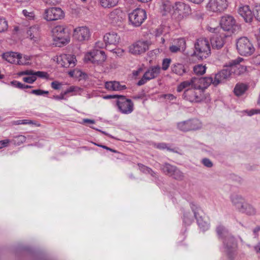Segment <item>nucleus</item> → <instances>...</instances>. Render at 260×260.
Wrapping results in <instances>:
<instances>
[{"label": "nucleus", "mask_w": 260, "mask_h": 260, "mask_svg": "<svg viewBox=\"0 0 260 260\" xmlns=\"http://www.w3.org/2000/svg\"><path fill=\"white\" fill-rule=\"evenodd\" d=\"M191 79L180 83L177 86V91L179 92L184 90L182 97L184 99L191 102L199 103L204 99L203 93L199 88V86H194Z\"/></svg>", "instance_id": "nucleus-1"}, {"label": "nucleus", "mask_w": 260, "mask_h": 260, "mask_svg": "<svg viewBox=\"0 0 260 260\" xmlns=\"http://www.w3.org/2000/svg\"><path fill=\"white\" fill-rule=\"evenodd\" d=\"M216 232L219 237H225L223 243L228 260H235L237 254V245L235 238L229 234L228 230L222 225L217 227Z\"/></svg>", "instance_id": "nucleus-2"}, {"label": "nucleus", "mask_w": 260, "mask_h": 260, "mask_svg": "<svg viewBox=\"0 0 260 260\" xmlns=\"http://www.w3.org/2000/svg\"><path fill=\"white\" fill-rule=\"evenodd\" d=\"M243 60V59L241 57L232 60L229 63V67L215 75L213 85L217 86L219 84L224 83L230 77L232 73L234 70V68Z\"/></svg>", "instance_id": "nucleus-3"}, {"label": "nucleus", "mask_w": 260, "mask_h": 260, "mask_svg": "<svg viewBox=\"0 0 260 260\" xmlns=\"http://www.w3.org/2000/svg\"><path fill=\"white\" fill-rule=\"evenodd\" d=\"M211 53L209 41L207 39L200 38L194 43V50L193 55L201 59L208 57Z\"/></svg>", "instance_id": "nucleus-4"}, {"label": "nucleus", "mask_w": 260, "mask_h": 260, "mask_svg": "<svg viewBox=\"0 0 260 260\" xmlns=\"http://www.w3.org/2000/svg\"><path fill=\"white\" fill-rule=\"evenodd\" d=\"M53 40L59 47L70 42L69 32L64 25H57L52 30Z\"/></svg>", "instance_id": "nucleus-5"}, {"label": "nucleus", "mask_w": 260, "mask_h": 260, "mask_svg": "<svg viewBox=\"0 0 260 260\" xmlns=\"http://www.w3.org/2000/svg\"><path fill=\"white\" fill-rule=\"evenodd\" d=\"M191 13L189 5L183 2H177L173 5L172 16L175 19H181Z\"/></svg>", "instance_id": "nucleus-6"}, {"label": "nucleus", "mask_w": 260, "mask_h": 260, "mask_svg": "<svg viewBox=\"0 0 260 260\" xmlns=\"http://www.w3.org/2000/svg\"><path fill=\"white\" fill-rule=\"evenodd\" d=\"M237 49L241 55L249 56L254 51V48L250 41L246 37L239 38L237 42Z\"/></svg>", "instance_id": "nucleus-7"}, {"label": "nucleus", "mask_w": 260, "mask_h": 260, "mask_svg": "<svg viewBox=\"0 0 260 260\" xmlns=\"http://www.w3.org/2000/svg\"><path fill=\"white\" fill-rule=\"evenodd\" d=\"M147 18L145 10L137 8L128 15L129 21L133 26H140Z\"/></svg>", "instance_id": "nucleus-8"}, {"label": "nucleus", "mask_w": 260, "mask_h": 260, "mask_svg": "<svg viewBox=\"0 0 260 260\" xmlns=\"http://www.w3.org/2000/svg\"><path fill=\"white\" fill-rule=\"evenodd\" d=\"M190 208L193 213V216L197 219L198 224L202 230L205 231L209 229V223L207 221H205L202 216L203 211L201 208L194 203H190Z\"/></svg>", "instance_id": "nucleus-9"}, {"label": "nucleus", "mask_w": 260, "mask_h": 260, "mask_svg": "<svg viewBox=\"0 0 260 260\" xmlns=\"http://www.w3.org/2000/svg\"><path fill=\"white\" fill-rule=\"evenodd\" d=\"M119 112L124 114H129L134 111V104L131 100L124 96L120 95L116 101Z\"/></svg>", "instance_id": "nucleus-10"}, {"label": "nucleus", "mask_w": 260, "mask_h": 260, "mask_svg": "<svg viewBox=\"0 0 260 260\" xmlns=\"http://www.w3.org/2000/svg\"><path fill=\"white\" fill-rule=\"evenodd\" d=\"M202 126V123L197 119H188L177 124L178 129L182 132L196 131L201 128Z\"/></svg>", "instance_id": "nucleus-11"}, {"label": "nucleus", "mask_w": 260, "mask_h": 260, "mask_svg": "<svg viewBox=\"0 0 260 260\" xmlns=\"http://www.w3.org/2000/svg\"><path fill=\"white\" fill-rule=\"evenodd\" d=\"M106 59V56L105 52L98 50L88 52L84 56L85 61H91L92 63L98 65L102 64Z\"/></svg>", "instance_id": "nucleus-12"}, {"label": "nucleus", "mask_w": 260, "mask_h": 260, "mask_svg": "<svg viewBox=\"0 0 260 260\" xmlns=\"http://www.w3.org/2000/svg\"><path fill=\"white\" fill-rule=\"evenodd\" d=\"M160 68L158 66L150 67L144 74L142 78L138 81L137 85L141 86L147 81L156 78L159 74Z\"/></svg>", "instance_id": "nucleus-13"}, {"label": "nucleus", "mask_w": 260, "mask_h": 260, "mask_svg": "<svg viewBox=\"0 0 260 260\" xmlns=\"http://www.w3.org/2000/svg\"><path fill=\"white\" fill-rule=\"evenodd\" d=\"M228 6L227 0H209L206 8L212 12H222L227 8Z\"/></svg>", "instance_id": "nucleus-14"}, {"label": "nucleus", "mask_w": 260, "mask_h": 260, "mask_svg": "<svg viewBox=\"0 0 260 260\" xmlns=\"http://www.w3.org/2000/svg\"><path fill=\"white\" fill-rule=\"evenodd\" d=\"M58 64L64 68H73L76 65V59L74 55L61 54L56 57Z\"/></svg>", "instance_id": "nucleus-15"}, {"label": "nucleus", "mask_w": 260, "mask_h": 260, "mask_svg": "<svg viewBox=\"0 0 260 260\" xmlns=\"http://www.w3.org/2000/svg\"><path fill=\"white\" fill-rule=\"evenodd\" d=\"M220 25L221 28L225 31L236 30L238 27L236 24V20L234 18L230 15H224L221 18Z\"/></svg>", "instance_id": "nucleus-16"}, {"label": "nucleus", "mask_w": 260, "mask_h": 260, "mask_svg": "<svg viewBox=\"0 0 260 260\" xmlns=\"http://www.w3.org/2000/svg\"><path fill=\"white\" fill-rule=\"evenodd\" d=\"M63 16V13L60 8L52 7L45 10L44 18L47 21H53L61 19Z\"/></svg>", "instance_id": "nucleus-17"}, {"label": "nucleus", "mask_w": 260, "mask_h": 260, "mask_svg": "<svg viewBox=\"0 0 260 260\" xmlns=\"http://www.w3.org/2000/svg\"><path fill=\"white\" fill-rule=\"evenodd\" d=\"M148 49V44L146 41H138L129 47V51L132 54L137 55L144 53Z\"/></svg>", "instance_id": "nucleus-18"}, {"label": "nucleus", "mask_w": 260, "mask_h": 260, "mask_svg": "<svg viewBox=\"0 0 260 260\" xmlns=\"http://www.w3.org/2000/svg\"><path fill=\"white\" fill-rule=\"evenodd\" d=\"M194 86H199V88L202 90L207 88L211 84L213 85L214 80L211 77H206L204 78L193 77L190 79Z\"/></svg>", "instance_id": "nucleus-19"}, {"label": "nucleus", "mask_w": 260, "mask_h": 260, "mask_svg": "<svg viewBox=\"0 0 260 260\" xmlns=\"http://www.w3.org/2000/svg\"><path fill=\"white\" fill-rule=\"evenodd\" d=\"M120 40V36L115 32H110L107 33L104 36V41L105 43V46L109 49V47L110 46H116L119 42Z\"/></svg>", "instance_id": "nucleus-20"}, {"label": "nucleus", "mask_w": 260, "mask_h": 260, "mask_svg": "<svg viewBox=\"0 0 260 260\" xmlns=\"http://www.w3.org/2000/svg\"><path fill=\"white\" fill-rule=\"evenodd\" d=\"M90 36L89 29L87 27H79L74 29V36L79 41L87 40Z\"/></svg>", "instance_id": "nucleus-21"}, {"label": "nucleus", "mask_w": 260, "mask_h": 260, "mask_svg": "<svg viewBox=\"0 0 260 260\" xmlns=\"http://www.w3.org/2000/svg\"><path fill=\"white\" fill-rule=\"evenodd\" d=\"M20 53L14 52H8L3 54V58L11 63L17 64L25 63V62L20 61Z\"/></svg>", "instance_id": "nucleus-22"}, {"label": "nucleus", "mask_w": 260, "mask_h": 260, "mask_svg": "<svg viewBox=\"0 0 260 260\" xmlns=\"http://www.w3.org/2000/svg\"><path fill=\"white\" fill-rule=\"evenodd\" d=\"M123 12L120 9H115L111 11L108 16L109 21L113 24H117L121 22L123 19Z\"/></svg>", "instance_id": "nucleus-23"}, {"label": "nucleus", "mask_w": 260, "mask_h": 260, "mask_svg": "<svg viewBox=\"0 0 260 260\" xmlns=\"http://www.w3.org/2000/svg\"><path fill=\"white\" fill-rule=\"evenodd\" d=\"M239 15L243 18L246 22H250L253 18V12L248 6H243L238 10Z\"/></svg>", "instance_id": "nucleus-24"}, {"label": "nucleus", "mask_w": 260, "mask_h": 260, "mask_svg": "<svg viewBox=\"0 0 260 260\" xmlns=\"http://www.w3.org/2000/svg\"><path fill=\"white\" fill-rule=\"evenodd\" d=\"M225 36V35L214 34L210 40L212 47L217 49L222 47L224 44V38Z\"/></svg>", "instance_id": "nucleus-25"}, {"label": "nucleus", "mask_w": 260, "mask_h": 260, "mask_svg": "<svg viewBox=\"0 0 260 260\" xmlns=\"http://www.w3.org/2000/svg\"><path fill=\"white\" fill-rule=\"evenodd\" d=\"M105 88L109 91H121L126 89L125 85H121L118 81H107L105 84Z\"/></svg>", "instance_id": "nucleus-26"}, {"label": "nucleus", "mask_w": 260, "mask_h": 260, "mask_svg": "<svg viewBox=\"0 0 260 260\" xmlns=\"http://www.w3.org/2000/svg\"><path fill=\"white\" fill-rule=\"evenodd\" d=\"M232 204L239 211L245 202L244 198L240 194H233L231 196Z\"/></svg>", "instance_id": "nucleus-27"}, {"label": "nucleus", "mask_w": 260, "mask_h": 260, "mask_svg": "<svg viewBox=\"0 0 260 260\" xmlns=\"http://www.w3.org/2000/svg\"><path fill=\"white\" fill-rule=\"evenodd\" d=\"M27 35L31 40L35 42H38L40 38L39 27L37 25L29 27L27 31Z\"/></svg>", "instance_id": "nucleus-28"}, {"label": "nucleus", "mask_w": 260, "mask_h": 260, "mask_svg": "<svg viewBox=\"0 0 260 260\" xmlns=\"http://www.w3.org/2000/svg\"><path fill=\"white\" fill-rule=\"evenodd\" d=\"M239 211L249 215H253L256 213L255 208L252 205L245 201L239 210Z\"/></svg>", "instance_id": "nucleus-29"}, {"label": "nucleus", "mask_w": 260, "mask_h": 260, "mask_svg": "<svg viewBox=\"0 0 260 260\" xmlns=\"http://www.w3.org/2000/svg\"><path fill=\"white\" fill-rule=\"evenodd\" d=\"M171 71L172 73L178 76H183L186 72L184 66L180 63L173 64L171 66Z\"/></svg>", "instance_id": "nucleus-30"}, {"label": "nucleus", "mask_w": 260, "mask_h": 260, "mask_svg": "<svg viewBox=\"0 0 260 260\" xmlns=\"http://www.w3.org/2000/svg\"><path fill=\"white\" fill-rule=\"evenodd\" d=\"M160 9L163 11V15L171 13L173 12V5L169 0H161Z\"/></svg>", "instance_id": "nucleus-31"}, {"label": "nucleus", "mask_w": 260, "mask_h": 260, "mask_svg": "<svg viewBox=\"0 0 260 260\" xmlns=\"http://www.w3.org/2000/svg\"><path fill=\"white\" fill-rule=\"evenodd\" d=\"M176 167L168 163H165L161 166L162 171L166 174L171 176Z\"/></svg>", "instance_id": "nucleus-32"}, {"label": "nucleus", "mask_w": 260, "mask_h": 260, "mask_svg": "<svg viewBox=\"0 0 260 260\" xmlns=\"http://www.w3.org/2000/svg\"><path fill=\"white\" fill-rule=\"evenodd\" d=\"M247 89V86L244 84H237L234 88V93L237 96L242 95Z\"/></svg>", "instance_id": "nucleus-33"}, {"label": "nucleus", "mask_w": 260, "mask_h": 260, "mask_svg": "<svg viewBox=\"0 0 260 260\" xmlns=\"http://www.w3.org/2000/svg\"><path fill=\"white\" fill-rule=\"evenodd\" d=\"M119 0H100L101 5L104 8H111L116 6Z\"/></svg>", "instance_id": "nucleus-34"}, {"label": "nucleus", "mask_w": 260, "mask_h": 260, "mask_svg": "<svg viewBox=\"0 0 260 260\" xmlns=\"http://www.w3.org/2000/svg\"><path fill=\"white\" fill-rule=\"evenodd\" d=\"M206 67L202 64H197L193 67L194 73L198 75H202L205 73Z\"/></svg>", "instance_id": "nucleus-35"}, {"label": "nucleus", "mask_w": 260, "mask_h": 260, "mask_svg": "<svg viewBox=\"0 0 260 260\" xmlns=\"http://www.w3.org/2000/svg\"><path fill=\"white\" fill-rule=\"evenodd\" d=\"M171 176L176 180H181L183 179V173L176 167Z\"/></svg>", "instance_id": "nucleus-36"}, {"label": "nucleus", "mask_w": 260, "mask_h": 260, "mask_svg": "<svg viewBox=\"0 0 260 260\" xmlns=\"http://www.w3.org/2000/svg\"><path fill=\"white\" fill-rule=\"evenodd\" d=\"M183 217V221L186 224H190L193 221V216L190 212H185Z\"/></svg>", "instance_id": "nucleus-37"}, {"label": "nucleus", "mask_w": 260, "mask_h": 260, "mask_svg": "<svg viewBox=\"0 0 260 260\" xmlns=\"http://www.w3.org/2000/svg\"><path fill=\"white\" fill-rule=\"evenodd\" d=\"M26 137L24 136L19 135L14 137L13 141L14 143L17 145H20L23 142H25Z\"/></svg>", "instance_id": "nucleus-38"}, {"label": "nucleus", "mask_w": 260, "mask_h": 260, "mask_svg": "<svg viewBox=\"0 0 260 260\" xmlns=\"http://www.w3.org/2000/svg\"><path fill=\"white\" fill-rule=\"evenodd\" d=\"M254 16L255 19L260 22V4H256L253 11V16Z\"/></svg>", "instance_id": "nucleus-39"}, {"label": "nucleus", "mask_w": 260, "mask_h": 260, "mask_svg": "<svg viewBox=\"0 0 260 260\" xmlns=\"http://www.w3.org/2000/svg\"><path fill=\"white\" fill-rule=\"evenodd\" d=\"M176 45L181 49L182 51H184L186 48V41L184 38H180L177 40Z\"/></svg>", "instance_id": "nucleus-40"}, {"label": "nucleus", "mask_w": 260, "mask_h": 260, "mask_svg": "<svg viewBox=\"0 0 260 260\" xmlns=\"http://www.w3.org/2000/svg\"><path fill=\"white\" fill-rule=\"evenodd\" d=\"M8 27V22L4 18H0V33L7 30Z\"/></svg>", "instance_id": "nucleus-41"}, {"label": "nucleus", "mask_w": 260, "mask_h": 260, "mask_svg": "<svg viewBox=\"0 0 260 260\" xmlns=\"http://www.w3.org/2000/svg\"><path fill=\"white\" fill-rule=\"evenodd\" d=\"M15 124H35L36 125L39 126L40 124H37L34 121L29 120V119H23V120H18L15 121Z\"/></svg>", "instance_id": "nucleus-42"}, {"label": "nucleus", "mask_w": 260, "mask_h": 260, "mask_svg": "<svg viewBox=\"0 0 260 260\" xmlns=\"http://www.w3.org/2000/svg\"><path fill=\"white\" fill-rule=\"evenodd\" d=\"M81 90V89L77 86H70L66 90L64 91V94H67L71 92H74V94L79 92Z\"/></svg>", "instance_id": "nucleus-43"}, {"label": "nucleus", "mask_w": 260, "mask_h": 260, "mask_svg": "<svg viewBox=\"0 0 260 260\" xmlns=\"http://www.w3.org/2000/svg\"><path fill=\"white\" fill-rule=\"evenodd\" d=\"M140 169L141 171L145 173H149L152 176H154V172L150 168L143 165H139Z\"/></svg>", "instance_id": "nucleus-44"}, {"label": "nucleus", "mask_w": 260, "mask_h": 260, "mask_svg": "<svg viewBox=\"0 0 260 260\" xmlns=\"http://www.w3.org/2000/svg\"><path fill=\"white\" fill-rule=\"evenodd\" d=\"M22 13L25 17L29 20L33 19L35 17V14L33 12H28L26 10H23Z\"/></svg>", "instance_id": "nucleus-45"}, {"label": "nucleus", "mask_w": 260, "mask_h": 260, "mask_svg": "<svg viewBox=\"0 0 260 260\" xmlns=\"http://www.w3.org/2000/svg\"><path fill=\"white\" fill-rule=\"evenodd\" d=\"M155 147L159 149H167L170 151H174L173 149L170 148L167 146V144L165 143H158L155 145Z\"/></svg>", "instance_id": "nucleus-46"}, {"label": "nucleus", "mask_w": 260, "mask_h": 260, "mask_svg": "<svg viewBox=\"0 0 260 260\" xmlns=\"http://www.w3.org/2000/svg\"><path fill=\"white\" fill-rule=\"evenodd\" d=\"M171 60L170 58H165L163 59L162 62V69L164 71L167 70L171 63Z\"/></svg>", "instance_id": "nucleus-47"}, {"label": "nucleus", "mask_w": 260, "mask_h": 260, "mask_svg": "<svg viewBox=\"0 0 260 260\" xmlns=\"http://www.w3.org/2000/svg\"><path fill=\"white\" fill-rule=\"evenodd\" d=\"M31 93L37 95H43L44 94H48L49 93V92L46 90H43L41 89H35L32 90L31 92Z\"/></svg>", "instance_id": "nucleus-48"}, {"label": "nucleus", "mask_w": 260, "mask_h": 260, "mask_svg": "<svg viewBox=\"0 0 260 260\" xmlns=\"http://www.w3.org/2000/svg\"><path fill=\"white\" fill-rule=\"evenodd\" d=\"M37 79V78L34 75L31 76L30 77H26L23 78V81L25 82L28 83H32L34 82Z\"/></svg>", "instance_id": "nucleus-49"}, {"label": "nucleus", "mask_w": 260, "mask_h": 260, "mask_svg": "<svg viewBox=\"0 0 260 260\" xmlns=\"http://www.w3.org/2000/svg\"><path fill=\"white\" fill-rule=\"evenodd\" d=\"M62 83L57 81H54L51 83V87L55 90L59 89Z\"/></svg>", "instance_id": "nucleus-50"}, {"label": "nucleus", "mask_w": 260, "mask_h": 260, "mask_svg": "<svg viewBox=\"0 0 260 260\" xmlns=\"http://www.w3.org/2000/svg\"><path fill=\"white\" fill-rule=\"evenodd\" d=\"M202 164L206 167L211 168L213 166L212 161L208 158H205L202 159Z\"/></svg>", "instance_id": "nucleus-51"}, {"label": "nucleus", "mask_w": 260, "mask_h": 260, "mask_svg": "<svg viewBox=\"0 0 260 260\" xmlns=\"http://www.w3.org/2000/svg\"><path fill=\"white\" fill-rule=\"evenodd\" d=\"M161 97L170 101L175 100L176 99V97L175 95L170 93L162 94Z\"/></svg>", "instance_id": "nucleus-52"}, {"label": "nucleus", "mask_w": 260, "mask_h": 260, "mask_svg": "<svg viewBox=\"0 0 260 260\" xmlns=\"http://www.w3.org/2000/svg\"><path fill=\"white\" fill-rule=\"evenodd\" d=\"M251 62L256 65L260 64V54H257L252 57Z\"/></svg>", "instance_id": "nucleus-53"}, {"label": "nucleus", "mask_w": 260, "mask_h": 260, "mask_svg": "<svg viewBox=\"0 0 260 260\" xmlns=\"http://www.w3.org/2000/svg\"><path fill=\"white\" fill-rule=\"evenodd\" d=\"M169 50L172 53H177L181 51V49L176 44L170 46Z\"/></svg>", "instance_id": "nucleus-54"}, {"label": "nucleus", "mask_w": 260, "mask_h": 260, "mask_svg": "<svg viewBox=\"0 0 260 260\" xmlns=\"http://www.w3.org/2000/svg\"><path fill=\"white\" fill-rule=\"evenodd\" d=\"M11 84L17 88H20V89H23V84L21 83V82L17 81H13L11 82Z\"/></svg>", "instance_id": "nucleus-55"}, {"label": "nucleus", "mask_w": 260, "mask_h": 260, "mask_svg": "<svg viewBox=\"0 0 260 260\" xmlns=\"http://www.w3.org/2000/svg\"><path fill=\"white\" fill-rule=\"evenodd\" d=\"M34 76L41 78H47L48 74L47 73L41 71L34 72Z\"/></svg>", "instance_id": "nucleus-56"}, {"label": "nucleus", "mask_w": 260, "mask_h": 260, "mask_svg": "<svg viewBox=\"0 0 260 260\" xmlns=\"http://www.w3.org/2000/svg\"><path fill=\"white\" fill-rule=\"evenodd\" d=\"M9 143L10 140L9 139L0 141V149L7 147Z\"/></svg>", "instance_id": "nucleus-57"}, {"label": "nucleus", "mask_w": 260, "mask_h": 260, "mask_svg": "<svg viewBox=\"0 0 260 260\" xmlns=\"http://www.w3.org/2000/svg\"><path fill=\"white\" fill-rule=\"evenodd\" d=\"M20 61H22L23 62H25V63L20 64V65H26L28 64V60H29V57L27 55H24L23 57L22 56V55L20 54Z\"/></svg>", "instance_id": "nucleus-58"}, {"label": "nucleus", "mask_w": 260, "mask_h": 260, "mask_svg": "<svg viewBox=\"0 0 260 260\" xmlns=\"http://www.w3.org/2000/svg\"><path fill=\"white\" fill-rule=\"evenodd\" d=\"M66 95L64 92H61L59 95H53V99L56 100H66L64 96Z\"/></svg>", "instance_id": "nucleus-59"}, {"label": "nucleus", "mask_w": 260, "mask_h": 260, "mask_svg": "<svg viewBox=\"0 0 260 260\" xmlns=\"http://www.w3.org/2000/svg\"><path fill=\"white\" fill-rule=\"evenodd\" d=\"M253 248L256 254L260 255V241L253 246Z\"/></svg>", "instance_id": "nucleus-60"}, {"label": "nucleus", "mask_w": 260, "mask_h": 260, "mask_svg": "<svg viewBox=\"0 0 260 260\" xmlns=\"http://www.w3.org/2000/svg\"><path fill=\"white\" fill-rule=\"evenodd\" d=\"M46 4L55 5L58 4L60 0H42Z\"/></svg>", "instance_id": "nucleus-61"}, {"label": "nucleus", "mask_w": 260, "mask_h": 260, "mask_svg": "<svg viewBox=\"0 0 260 260\" xmlns=\"http://www.w3.org/2000/svg\"><path fill=\"white\" fill-rule=\"evenodd\" d=\"M19 75H27L33 76V75H34V72L32 70H26V71H22V72H20Z\"/></svg>", "instance_id": "nucleus-62"}, {"label": "nucleus", "mask_w": 260, "mask_h": 260, "mask_svg": "<svg viewBox=\"0 0 260 260\" xmlns=\"http://www.w3.org/2000/svg\"><path fill=\"white\" fill-rule=\"evenodd\" d=\"M119 96H120V95H119L118 94L106 95L103 96V99H105V100L111 99H118V98H119Z\"/></svg>", "instance_id": "nucleus-63"}, {"label": "nucleus", "mask_w": 260, "mask_h": 260, "mask_svg": "<svg viewBox=\"0 0 260 260\" xmlns=\"http://www.w3.org/2000/svg\"><path fill=\"white\" fill-rule=\"evenodd\" d=\"M260 231V226H258L253 229L252 232L253 235H254V237L256 238L258 236V232Z\"/></svg>", "instance_id": "nucleus-64"}]
</instances>
